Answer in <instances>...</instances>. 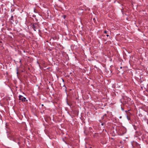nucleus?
<instances>
[{
  "label": "nucleus",
  "instance_id": "obj_3",
  "mask_svg": "<svg viewBox=\"0 0 148 148\" xmlns=\"http://www.w3.org/2000/svg\"><path fill=\"white\" fill-rule=\"evenodd\" d=\"M104 33H107V32H106V31H104Z\"/></svg>",
  "mask_w": 148,
  "mask_h": 148
},
{
  "label": "nucleus",
  "instance_id": "obj_4",
  "mask_svg": "<svg viewBox=\"0 0 148 148\" xmlns=\"http://www.w3.org/2000/svg\"><path fill=\"white\" fill-rule=\"evenodd\" d=\"M106 36L108 37V36H109V35L107 34V35H106Z\"/></svg>",
  "mask_w": 148,
  "mask_h": 148
},
{
  "label": "nucleus",
  "instance_id": "obj_1",
  "mask_svg": "<svg viewBox=\"0 0 148 148\" xmlns=\"http://www.w3.org/2000/svg\"><path fill=\"white\" fill-rule=\"evenodd\" d=\"M19 99L20 100H21L22 101H25L26 100V98L22 95H20L19 96Z\"/></svg>",
  "mask_w": 148,
  "mask_h": 148
},
{
  "label": "nucleus",
  "instance_id": "obj_2",
  "mask_svg": "<svg viewBox=\"0 0 148 148\" xmlns=\"http://www.w3.org/2000/svg\"><path fill=\"white\" fill-rule=\"evenodd\" d=\"M33 29L34 30V31H36V30L35 29V27L34 24L33 25Z\"/></svg>",
  "mask_w": 148,
  "mask_h": 148
}]
</instances>
